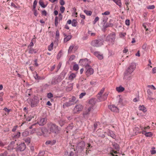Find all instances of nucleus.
<instances>
[{
	"label": "nucleus",
	"instance_id": "obj_1",
	"mask_svg": "<svg viewBox=\"0 0 156 156\" xmlns=\"http://www.w3.org/2000/svg\"><path fill=\"white\" fill-rule=\"evenodd\" d=\"M96 98H92L89 101V103L87 104L86 106L85 107L83 115L84 118L85 116L88 115L91 111L94 110V106L95 105L96 101H95Z\"/></svg>",
	"mask_w": 156,
	"mask_h": 156
},
{
	"label": "nucleus",
	"instance_id": "obj_2",
	"mask_svg": "<svg viewBox=\"0 0 156 156\" xmlns=\"http://www.w3.org/2000/svg\"><path fill=\"white\" fill-rule=\"evenodd\" d=\"M48 127L50 132L55 134H57L60 130L58 126L54 123H50L48 125Z\"/></svg>",
	"mask_w": 156,
	"mask_h": 156
},
{
	"label": "nucleus",
	"instance_id": "obj_3",
	"mask_svg": "<svg viewBox=\"0 0 156 156\" xmlns=\"http://www.w3.org/2000/svg\"><path fill=\"white\" fill-rule=\"evenodd\" d=\"M85 145V143L83 141H80L77 144L76 148V153H77V155L83 151Z\"/></svg>",
	"mask_w": 156,
	"mask_h": 156
},
{
	"label": "nucleus",
	"instance_id": "obj_4",
	"mask_svg": "<svg viewBox=\"0 0 156 156\" xmlns=\"http://www.w3.org/2000/svg\"><path fill=\"white\" fill-rule=\"evenodd\" d=\"M27 101L30 105L31 107L33 108L37 105L39 100L38 98H28Z\"/></svg>",
	"mask_w": 156,
	"mask_h": 156
},
{
	"label": "nucleus",
	"instance_id": "obj_5",
	"mask_svg": "<svg viewBox=\"0 0 156 156\" xmlns=\"http://www.w3.org/2000/svg\"><path fill=\"white\" fill-rule=\"evenodd\" d=\"M103 40H94L91 41V45L93 46L98 47L103 45Z\"/></svg>",
	"mask_w": 156,
	"mask_h": 156
},
{
	"label": "nucleus",
	"instance_id": "obj_6",
	"mask_svg": "<svg viewBox=\"0 0 156 156\" xmlns=\"http://www.w3.org/2000/svg\"><path fill=\"white\" fill-rule=\"evenodd\" d=\"M78 101V100H76V98H71L69 101L65 103L63 106L64 108L65 107L70 106L76 104Z\"/></svg>",
	"mask_w": 156,
	"mask_h": 156
},
{
	"label": "nucleus",
	"instance_id": "obj_7",
	"mask_svg": "<svg viewBox=\"0 0 156 156\" xmlns=\"http://www.w3.org/2000/svg\"><path fill=\"white\" fill-rule=\"evenodd\" d=\"M115 36L116 35L115 33L110 34L106 37V41L113 44L115 39Z\"/></svg>",
	"mask_w": 156,
	"mask_h": 156
},
{
	"label": "nucleus",
	"instance_id": "obj_8",
	"mask_svg": "<svg viewBox=\"0 0 156 156\" xmlns=\"http://www.w3.org/2000/svg\"><path fill=\"white\" fill-rule=\"evenodd\" d=\"M80 63L83 66H85L86 69L89 67L90 62L89 61L87 58L80 59L79 61Z\"/></svg>",
	"mask_w": 156,
	"mask_h": 156
},
{
	"label": "nucleus",
	"instance_id": "obj_9",
	"mask_svg": "<svg viewBox=\"0 0 156 156\" xmlns=\"http://www.w3.org/2000/svg\"><path fill=\"white\" fill-rule=\"evenodd\" d=\"M83 106L80 104L76 105L74 108L73 112L74 114H78L82 110Z\"/></svg>",
	"mask_w": 156,
	"mask_h": 156
},
{
	"label": "nucleus",
	"instance_id": "obj_10",
	"mask_svg": "<svg viewBox=\"0 0 156 156\" xmlns=\"http://www.w3.org/2000/svg\"><path fill=\"white\" fill-rule=\"evenodd\" d=\"M26 148V145L24 143L18 144L16 147V150L17 151H22L25 150Z\"/></svg>",
	"mask_w": 156,
	"mask_h": 156
},
{
	"label": "nucleus",
	"instance_id": "obj_11",
	"mask_svg": "<svg viewBox=\"0 0 156 156\" xmlns=\"http://www.w3.org/2000/svg\"><path fill=\"white\" fill-rule=\"evenodd\" d=\"M136 67V64L134 63H132L126 71L132 73L135 69Z\"/></svg>",
	"mask_w": 156,
	"mask_h": 156
},
{
	"label": "nucleus",
	"instance_id": "obj_12",
	"mask_svg": "<svg viewBox=\"0 0 156 156\" xmlns=\"http://www.w3.org/2000/svg\"><path fill=\"white\" fill-rule=\"evenodd\" d=\"M132 76L131 73H129L126 71L124 73V76L123 79L126 80H129L132 79Z\"/></svg>",
	"mask_w": 156,
	"mask_h": 156
},
{
	"label": "nucleus",
	"instance_id": "obj_13",
	"mask_svg": "<svg viewBox=\"0 0 156 156\" xmlns=\"http://www.w3.org/2000/svg\"><path fill=\"white\" fill-rule=\"evenodd\" d=\"M86 69L87 70L86 72V75L87 77L92 75L94 73V69L90 67V66L88 68H87Z\"/></svg>",
	"mask_w": 156,
	"mask_h": 156
},
{
	"label": "nucleus",
	"instance_id": "obj_14",
	"mask_svg": "<svg viewBox=\"0 0 156 156\" xmlns=\"http://www.w3.org/2000/svg\"><path fill=\"white\" fill-rule=\"evenodd\" d=\"M47 118H44L40 119L37 122V124H38L39 125L41 126H43L45 125L47 122Z\"/></svg>",
	"mask_w": 156,
	"mask_h": 156
},
{
	"label": "nucleus",
	"instance_id": "obj_15",
	"mask_svg": "<svg viewBox=\"0 0 156 156\" xmlns=\"http://www.w3.org/2000/svg\"><path fill=\"white\" fill-rule=\"evenodd\" d=\"M105 133L107 134L108 136H110L113 139H115L116 138V135L113 132L109 130L108 129L105 132Z\"/></svg>",
	"mask_w": 156,
	"mask_h": 156
},
{
	"label": "nucleus",
	"instance_id": "obj_16",
	"mask_svg": "<svg viewBox=\"0 0 156 156\" xmlns=\"http://www.w3.org/2000/svg\"><path fill=\"white\" fill-rule=\"evenodd\" d=\"M108 107L112 111L116 112H119V108L114 105H110Z\"/></svg>",
	"mask_w": 156,
	"mask_h": 156
},
{
	"label": "nucleus",
	"instance_id": "obj_17",
	"mask_svg": "<svg viewBox=\"0 0 156 156\" xmlns=\"http://www.w3.org/2000/svg\"><path fill=\"white\" fill-rule=\"evenodd\" d=\"M42 134L44 136H47L48 135V131L45 127H43L41 129Z\"/></svg>",
	"mask_w": 156,
	"mask_h": 156
},
{
	"label": "nucleus",
	"instance_id": "obj_18",
	"mask_svg": "<svg viewBox=\"0 0 156 156\" xmlns=\"http://www.w3.org/2000/svg\"><path fill=\"white\" fill-rule=\"evenodd\" d=\"M113 26V20L112 19H110L108 22L106 23L104 26V28H105L108 27H112Z\"/></svg>",
	"mask_w": 156,
	"mask_h": 156
},
{
	"label": "nucleus",
	"instance_id": "obj_19",
	"mask_svg": "<svg viewBox=\"0 0 156 156\" xmlns=\"http://www.w3.org/2000/svg\"><path fill=\"white\" fill-rule=\"evenodd\" d=\"M94 54L100 60H101L103 58L102 55L99 52H94Z\"/></svg>",
	"mask_w": 156,
	"mask_h": 156
},
{
	"label": "nucleus",
	"instance_id": "obj_20",
	"mask_svg": "<svg viewBox=\"0 0 156 156\" xmlns=\"http://www.w3.org/2000/svg\"><path fill=\"white\" fill-rule=\"evenodd\" d=\"M142 133L144 134L146 137H151L152 135V134L151 132H146L145 131H142Z\"/></svg>",
	"mask_w": 156,
	"mask_h": 156
},
{
	"label": "nucleus",
	"instance_id": "obj_21",
	"mask_svg": "<svg viewBox=\"0 0 156 156\" xmlns=\"http://www.w3.org/2000/svg\"><path fill=\"white\" fill-rule=\"evenodd\" d=\"M116 91L118 92H122L125 90V88L123 87L120 86L119 87H117L116 88Z\"/></svg>",
	"mask_w": 156,
	"mask_h": 156
},
{
	"label": "nucleus",
	"instance_id": "obj_22",
	"mask_svg": "<svg viewBox=\"0 0 156 156\" xmlns=\"http://www.w3.org/2000/svg\"><path fill=\"white\" fill-rule=\"evenodd\" d=\"M113 1L118 5L120 8L122 7V3L121 0H113Z\"/></svg>",
	"mask_w": 156,
	"mask_h": 156
},
{
	"label": "nucleus",
	"instance_id": "obj_23",
	"mask_svg": "<svg viewBox=\"0 0 156 156\" xmlns=\"http://www.w3.org/2000/svg\"><path fill=\"white\" fill-rule=\"evenodd\" d=\"M139 109L140 110L144 112H145L147 111L146 108L144 105H140L139 106Z\"/></svg>",
	"mask_w": 156,
	"mask_h": 156
},
{
	"label": "nucleus",
	"instance_id": "obj_24",
	"mask_svg": "<svg viewBox=\"0 0 156 156\" xmlns=\"http://www.w3.org/2000/svg\"><path fill=\"white\" fill-rule=\"evenodd\" d=\"M73 127L74 126L73 125V123L69 124V126H68L66 128V129H67L66 132L68 133V131H70L72 129Z\"/></svg>",
	"mask_w": 156,
	"mask_h": 156
},
{
	"label": "nucleus",
	"instance_id": "obj_25",
	"mask_svg": "<svg viewBox=\"0 0 156 156\" xmlns=\"http://www.w3.org/2000/svg\"><path fill=\"white\" fill-rule=\"evenodd\" d=\"M76 74L72 73L69 76L68 78L69 79V80H73L76 77Z\"/></svg>",
	"mask_w": 156,
	"mask_h": 156
},
{
	"label": "nucleus",
	"instance_id": "obj_26",
	"mask_svg": "<svg viewBox=\"0 0 156 156\" xmlns=\"http://www.w3.org/2000/svg\"><path fill=\"white\" fill-rule=\"evenodd\" d=\"M73 84L70 83L68 86L67 87L66 90L67 91H70L73 89Z\"/></svg>",
	"mask_w": 156,
	"mask_h": 156
},
{
	"label": "nucleus",
	"instance_id": "obj_27",
	"mask_svg": "<svg viewBox=\"0 0 156 156\" xmlns=\"http://www.w3.org/2000/svg\"><path fill=\"white\" fill-rule=\"evenodd\" d=\"M112 145L113 148L117 150H119V145L117 143H113Z\"/></svg>",
	"mask_w": 156,
	"mask_h": 156
},
{
	"label": "nucleus",
	"instance_id": "obj_28",
	"mask_svg": "<svg viewBox=\"0 0 156 156\" xmlns=\"http://www.w3.org/2000/svg\"><path fill=\"white\" fill-rule=\"evenodd\" d=\"M39 5L43 8H44L46 6V5H45L44 4V2L43 0H40L39 2Z\"/></svg>",
	"mask_w": 156,
	"mask_h": 156
},
{
	"label": "nucleus",
	"instance_id": "obj_29",
	"mask_svg": "<svg viewBox=\"0 0 156 156\" xmlns=\"http://www.w3.org/2000/svg\"><path fill=\"white\" fill-rule=\"evenodd\" d=\"M58 82V78L57 77H55L52 79L51 82V83L52 84H55Z\"/></svg>",
	"mask_w": 156,
	"mask_h": 156
},
{
	"label": "nucleus",
	"instance_id": "obj_30",
	"mask_svg": "<svg viewBox=\"0 0 156 156\" xmlns=\"http://www.w3.org/2000/svg\"><path fill=\"white\" fill-rule=\"evenodd\" d=\"M72 38V36L71 35H69L67 36L64 39V41L65 42H67L71 38Z\"/></svg>",
	"mask_w": 156,
	"mask_h": 156
},
{
	"label": "nucleus",
	"instance_id": "obj_31",
	"mask_svg": "<svg viewBox=\"0 0 156 156\" xmlns=\"http://www.w3.org/2000/svg\"><path fill=\"white\" fill-rule=\"evenodd\" d=\"M29 134V132L28 131H25L22 133V135L23 136L25 137L27 136Z\"/></svg>",
	"mask_w": 156,
	"mask_h": 156
},
{
	"label": "nucleus",
	"instance_id": "obj_32",
	"mask_svg": "<svg viewBox=\"0 0 156 156\" xmlns=\"http://www.w3.org/2000/svg\"><path fill=\"white\" fill-rule=\"evenodd\" d=\"M59 21V19H58V16H56L55 17V27H57Z\"/></svg>",
	"mask_w": 156,
	"mask_h": 156
},
{
	"label": "nucleus",
	"instance_id": "obj_33",
	"mask_svg": "<svg viewBox=\"0 0 156 156\" xmlns=\"http://www.w3.org/2000/svg\"><path fill=\"white\" fill-rule=\"evenodd\" d=\"M54 44L53 43H51V44L48 46V50L49 51H51L53 49Z\"/></svg>",
	"mask_w": 156,
	"mask_h": 156
},
{
	"label": "nucleus",
	"instance_id": "obj_34",
	"mask_svg": "<svg viewBox=\"0 0 156 156\" xmlns=\"http://www.w3.org/2000/svg\"><path fill=\"white\" fill-rule=\"evenodd\" d=\"M77 22L75 20H73L72 21V25L73 26L76 27L77 25Z\"/></svg>",
	"mask_w": 156,
	"mask_h": 156
},
{
	"label": "nucleus",
	"instance_id": "obj_35",
	"mask_svg": "<svg viewBox=\"0 0 156 156\" xmlns=\"http://www.w3.org/2000/svg\"><path fill=\"white\" fill-rule=\"evenodd\" d=\"M31 94V93L30 90L28 89L27 90L26 94L27 97H28L29 96H30Z\"/></svg>",
	"mask_w": 156,
	"mask_h": 156
},
{
	"label": "nucleus",
	"instance_id": "obj_36",
	"mask_svg": "<svg viewBox=\"0 0 156 156\" xmlns=\"http://www.w3.org/2000/svg\"><path fill=\"white\" fill-rule=\"evenodd\" d=\"M28 52L30 53L33 54L34 53H36V51H35V50L33 48H30Z\"/></svg>",
	"mask_w": 156,
	"mask_h": 156
},
{
	"label": "nucleus",
	"instance_id": "obj_37",
	"mask_svg": "<svg viewBox=\"0 0 156 156\" xmlns=\"http://www.w3.org/2000/svg\"><path fill=\"white\" fill-rule=\"evenodd\" d=\"M34 118L33 114L32 115H30L27 118L26 120L27 121H30L31 120L32 118Z\"/></svg>",
	"mask_w": 156,
	"mask_h": 156
},
{
	"label": "nucleus",
	"instance_id": "obj_38",
	"mask_svg": "<svg viewBox=\"0 0 156 156\" xmlns=\"http://www.w3.org/2000/svg\"><path fill=\"white\" fill-rule=\"evenodd\" d=\"M84 12L87 15L90 16L92 14V12L90 11H87L85 10Z\"/></svg>",
	"mask_w": 156,
	"mask_h": 156
},
{
	"label": "nucleus",
	"instance_id": "obj_39",
	"mask_svg": "<svg viewBox=\"0 0 156 156\" xmlns=\"http://www.w3.org/2000/svg\"><path fill=\"white\" fill-rule=\"evenodd\" d=\"M20 133L19 132H18L16 134L14 135L13 137L15 138H17L20 137Z\"/></svg>",
	"mask_w": 156,
	"mask_h": 156
},
{
	"label": "nucleus",
	"instance_id": "obj_40",
	"mask_svg": "<svg viewBox=\"0 0 156 156\" xmlns=\"http://www.w3.org/2000/svg\"><path fill=\"white\" fill-rule=\"evenodd\" d=\"M33 76L35 79L38 80L39 76H38L37 73L36 72H35L34 73Z\"/></svg>",
	"mask_w": 156,
	"mask_h": 156
},
{
	"label": "nucleus",
	"instance_id": "obj_41",
	"mask_svg": "<svg viewBox=\"0 0 156 156\" xmlns=\"http://www.w3.org/2000/svg\"><path fill=\"white\" fill-rule=\"evenodd\" d=\"M79 67L78 65L75 64L73 66V69L75 71H77L79 69Z\"/></svg>",
	"mask_w": 156,
	"mask_h": 156
},
{
	"label": "nucleus",
	"instance_id": "obj_42",
	"mask_svg": "<svg viewBox=\"0 0 156 156\" xmlns=\"http://www.w3.org/2000/svg\"><path fill=\"white\" fill-rule=\"evenodd\" d=\"M8 154L7 151H5L3 153H0V156H7Z\"/></svg>",
	"mask_w": 156,
	"mask_h": 156
},
{
	"label": "nucleus",
	"instance_id": "obj_43",
	"mask_svg": "<svg viewBox=\"0 0 156 156\" xmlns=\"http://www.w3.org/2000/svg\"><path fill=\"white\" fill-rule=\"evenodd\" d=\"M58 123L61 126H62L64 125L65 122L64 121L60 120L58 121Z\"/></svg>",
	"mask_w": 156,
	"mask_h": 156
},
{
	"label": "nucleus",
	"instance_id": "obj_44",
	"mask_svg": "<svg viewBox=\"0 0 156 156\" xmlns=\"http://www.w3.org/2000/svg\"><path fill=\"white\" fill-rule=\"evenodd\" d=\"M147 87L149 89H151L152 90H155L156 89L155 87L153 85H148Z\"/></svg>",
	"mask_w": 156,
	"mask_h": 156
},
{
	"label": "nucleus",
	"instance_id": "obj_45",
	"mask_svg": "<svg viewBox=\"0 0 156 156\" xmlns=\"http://www.w3.org/2000/svg\"><path fill=\"white\" fill-rule=\"evenodd\" d=\"M25 141L27 144H29L30 142V138H27L25 140Z\"/></svg>",
	"mask_w": 156,
	"mask_h": 156
},
{
	"label": "nucleus",
	"instance_id": "obj_46",
	"mask_svg": "<svg viewBox=\"0 0 156 156\" xmlns=\"http://www.w3.org/2000/svg\"><path fill=\"white\" fill-rule=\"evenodd\" d=\"M110 14V12L109 11H106L105 12H104L102 13H101V14L103 16H104V15L106 16V15H109Z\"/></svg>",
	"mask_w": 156,
	"mask_h": 156
},
{
	"label": "nucleus",
	"instance_id": "obj_47",
	"mask_svg": "<svg viewBox=\"0 0 156 156\" xmlns=\"http://www.w3.org/2000/svg\"><path fill=\"white\" fill-rule=\"evenodd\" d=\"M126 33H120L119 34V36L120 37H124L126 36Z\"/></svg>",
	"mask_w": 156,
	"mask_h": 156
},
{
	"label": "nucleus",
	"instance_id": "obj_48",
	"mask_svg": "<svg viewBox=\"0 0 156 156\" xmlns=\"http://www.w3.org/2000/svg\"><path fill=\"white\" fill-rule=\"evenodd\" d=\"M37 2L36 0H35L33 3V9H35L36 7V6L37 5Z\"/></svg>",
	"mask_w": 156,
	"mask_h": 156
},
{
	"label": "nucleus",
	"instance_id": "obj_49",
	"mask_svg": "<svg viewBox=\"0 0 156 156\" xmlns=\"http://www.w3.org/2000/svg\"><path fill=\"white\" fill-rule=\"evenodd\" d=\"M155 8V6L154 5H149L147 7V8L148 9H154Z\"/></svg>",
	"mask_w": 156,
	"mask_h": 156
},
{
	"label": "nucleus",
	"instance_id": "obj_50",
	"mask_svg": "<svg viewBox=\"0 0 156 156\" xmlns=\"http://www.w3.org/2000/svg\"><path fill=\"white\" fill-rule=\"evenodd\" d=\"M98 122H96L94 124V131H95L96 130V129H97V128L98 126Z\"/></svg>",
	"mask_w": 156,
	"mask_h": 156
},
{
	"label": "nucleus",
	"instance_id": "obj_51",
	"mask_svg": "<svg viewBox=\"0 0 156 156\" xmlns=\"http://www.w3.org/2000/svg\"><path fill=\"white\" fill-rule=\"evenodd\" d=\"M58 19H59V21L61 20L62 18V16L61 13H59L58 14Z\"/></svg>",
	"mask_w": 156,
	"mask_h": 156
},
{
	"label": "nucleus",
	"instance_id": "obj_52",
	"mask_svg": "<svg viewBox=\"0 0 156 156\" xmlns=\"http://www.w3.org/2000/svg\"><path fill=\"white\" fill-rule=\"evenodd\" d=\"M74 47V46L73 45L70 46L69 49L68 50V52L69 53L70 52L72 51Z\"/></svg>",
	"mask_w": 156,
	"mask_h": 156
},
{
	"label": "nucleus",
	"instance_id": "obj_53",
	"mask_svg": "<svg viewBox=\"0 0 156 156\" xmlns=\"http://www.w3.org/2000/svg\"><path fill=\"white\" fill-rule=\"evenodd\" d=\"M105 90V88H103L100 91V92L98 93V94L100 95V96L101 97V95L103 93Z\"/></svg>",
	"mask_w": 156,
	"mask_h": 156
},
{
	"label": "nucleus",
	"instance_id": "obj_54",
	"mask_svg": "<svg viewBox=\"0 0 156 156\" xmlns=\"http://www.w3.org/2000/svg\"><path fill=\"white\" fill-rule=\"evenodd\" d=\"M99 18L98 17H95L94 20L93 21L94 24H95L99 20Z\"/></svg>",
	"mask_w": 156,
	"mask_h": 156
},
{
	"label": "nucleus",
	"instance_id": "obj_55",
	"mask_svg": "<svg viewBox=\"0 0 156 156\" xmlns=\"http://www.w3.org/2000/svg\"><path fill=\"white\" fill-rule=\"evenodd\" d=\"M143 27H144V29L146 30V34L148 33H149L148 32H147V31L148 30V29L146 27V26L145 25V23H143Z\"/></svg>",
	"mask_w": 156,
	"mask_h": 156
},
{
	"label": "nucleus",
	"instance_id": "obj_56",
	"mask_svg": "<svg viewBox=\"0 0 156 156\" xmlns=\"http://www.w3.org/2000/svg\"><path fill=\"white\" fill-rule=\"evenodd\" d=\"M65 9V8L63 6H61L60 8V10L62 13H63L64 12V11Z\"/></svg>",
	"mask_w": 156,
	"mask_h": 156
},
{
	"label": "nucleus",
	"instance_id": "obj_57",
	"mask_svg": "<svg viewBox=\"0 0 156 156\" xmlns=\"http://www.w3.org/2000/svg\"><path fill=\"white\" fill-rule=\"evenodd\" d=\"M47 96V98H52L53 97V95L52 93H49L48 94Z\"/></svg>",
	"mask_w": 156,
	"mask_h": 156
},
{
	"label": "nucleus",
	"instance_id": "obj_58",
	"mask_svg": "<svg viewBox=\"0 0 156 156\" xmlns=\"http://www.w3.org/2000/svg\"><path fill=\"white\" fill-rule=\"evenodd\" d=\"M41 13L42 15L46 16L47 15V12L45 10H43L42 11Z\"/></svg>",
	"mask_w": 156,
	"mask_h": 156
},
{
	"label": "nucleus",
	"instance_id": "obj_59",
	"mask_svg": "<svg viewBox=\"0 0 156 156\" xmlns=\"http://www.w3.org/2000/svg\"><path fill=\"white\" fill-rule=\"evenodd\" d=\"M76 9L75 8H73V12H74L75 14V15H76V16H76L77 15V13L76 12Z\"/></svg>",
	"mask_w": 156,
	"mask_h": 156
},
{
	"label": "nucleus",
	"instance_id": "obj_60",
	"mask_svg": "<svg viewBox=\"0 0 156 156\" xmlns=\"http://www.w3.org/2000/svg\"><path fill=\"white\" fill-rule=\"evenodd\" d=\"M62 66V63L60 62L57 67V71H58L60 68L61 66Z\"/></svg>",
	"mask_w": 156,
	"mask_h": 156
},
{
	"label": "nucleus",
	"instance_id": "obj_61",
	"mask_svg": "<svg viewBox=\"0 0 156 156\" xmlns=\"http://www.w3.org/2000/svg\"><path fill=\"white\" fill-rule=\"evenodd\" d=\"M86 94V93L85 92H83L81 93L80 95L79 98H82Z\"/></svg>",
	"mask_w": 156,
	"mask_h": 156
},
{
	"label": "nucleus",
	"instance_id": "obj_62",
	"mask_svg": "<svg viewBox=\"0 0 156 156\" xmlns=\"http://www.w3.org/2000/svg\"><path fill=\"white\" fill-rule=\"evenodd\" d=\"M126 24L128 26H129L130 24V21L129 20H126L125 21Z\"/></svg>",
	"mask_w": 156,
	"mask_h": 156
},
{
	"label": "nucleus",
	"instance_id": "obj_63",
	"mask_svg": "<svg viewBox=\"0 0 156 156\" xmlns=\"http://www.w3.org/2000/svg\"><path fill=\"white\" fill-rule=\"evenodd\" d=\"M18 127V126H14L13 128L12 129V131L13 132H14L16 131V128Z\"/></svg>",
	"mask_w": 156,
	"mask_h": 156
},
{
	"label": "nucleus",
	"instance_id": "obj_64",
	"mask_svg": "<svg viewBox=\"0 0 156 156\" xmlns=\"http://www.w3.org/2000/svg\"><path fill=\"white\" fill-rule=\"evenodd\" d=\"M88 34H90L91 36H94L95 35V33H91L90 31L88 32Z\"/></svg>",
	"mask_w": 156,
	"mask_h": 156
}]
</instances>
